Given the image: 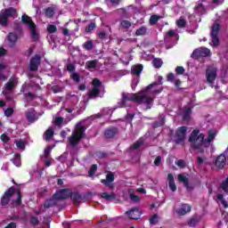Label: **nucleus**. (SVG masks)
Returning <instances> with one entry per match:
<instances>
[{
	"label": "nucleus",
	"mask_w": 228,
	"mask_h": 228,
	"mask_svg": "<svg viewBox=\"0 0 228 228\" xmlns=\"http://www.w3.org/2000/svg\"><path fill=\"white\" fill-rule=\"evenodd\" d=\"M216 134L215 132H208V136L205 138L204 134H200L199 129H194L189 136V142H191V148L192 151H196L197 154H204L206 149H209L211 142L215 140Z\"/></svg>",
	"instance_id": "1"
},
{
	"label": "nucleus",
	"mask_w": 228,
	"mask_h": 228,
	"mask_svg": "<svg viewBox=\"0 0 228 228\" xmlns=\"http://www.w3.org/2000/svg\"><path fill=\"white\" fill-rule=\"evenodd\" d=\"M15 193L17 194V199L12 200V197H13ZM10 200H12L11 204H12V206L22 205V192L20 191V190H17L15 186H12L4 191V195L1 197L0 200V206H8V204H10Z\"/></svg>",
	"instance_id": "2"
},
{
	"label": "nucleus",
	"mask_w": 228,
	"mask_h": 228,
	"mask_svg": "<svg viewBox=\"0 0 228 228\" xmlns=\"http://www.w3.org/2000/svg\"><path fill=\"white\" fill-rule=\"evenodd\" d=\"M86 131V127L80 123L77 124L75 131L72 133L71 136L69 137V142L71 147H76V145H77V143L83 140Z\"/></svg>",
	"instance_id": "3"
},
{
	"label": "nucleus",
	"mask_w": 228,
	"mask_h": 228,
	"mask_svg": "<svg viewBox=\"0 0 228 228\" xmlns=\"http://www.w3.org/2000/svg\"><path fill=\"white\" fill-rule=\"evenodd\" d=\"M17 17V9L9 7L2 10L0 12V26L6 28L8 26V19H15Z\"/></svg>",
	"instance_id": "4"
},
{
	"label": "nucleus",
	"mask_w": 228,
	"mask_h": 228,
	"mask_svg": "<svg viewBox=\"0 0 228 228\" xmlns=\"http://www.w3.org/2000/svg\"><path fill=\"white\" fill-rule=\"evenodd\" d=\"M188 134V126L178 127L174 134V142L176 145H183L184 147V142L186 140V134Z\"/></svg>",
	"instance_id": "5"
},
{
	"label": "nucleus",
	"mask_w": 228,
	"mask_h": 228,
	"mask_svg": "<svg viewBox=\"0 0 228 228\" xmlns=\"http://www.w3.org/2000/svg\"><path fill=\"white\" fill-rule=\"evenodd\" d=\"M136 104H144V106H146V110H151V108H152V105L154 104V98H152V96L149 94L138 93Z\"/></svg>",
	"instance_id": "6"
},
{
	"label": "nucleus",
	"mask_w": 228,
	"mask_h": 228,
	"mask_svg": "<svg viewBox=\"0 0 228 228\" xmlns=\"http://www.w3.org/2000/svg\"><path fill=\"white\" fill-rule=\"evenodd\" d=\"M208 56H211V50L205 46L196 48L191 54V58H192V60H199V58H208Z\"/></svg>",
	"instance_id": "7"
},
{
	"label": "nucleus",
	"mask_w": 228,
	"mask_h": 228,
	"mask_svg": "<svg viewBox=\"0 0 228 228\" xmlns=\"http://www.w3.org/2000/svg\"><path fill=\"white\" fill-rule=\"evenodd\" d=\"M220 32V25L215 22L212 26L210 32L212 47H218L220 45V37H218V33Z\"/></svg>",
	"instance_id": "8"
},
{
	"label": "nucleus",
	"mask_w": 228,
	"mask_h": 228,
	"mask_svg": "<svg viewBox=\"0 0 228 228\" xmlns=\"http://www.w3.org/2000/svg\"><path fill=\"white\" fill-rule=\"evenodd\" d=\"M40 63H42V56H40V54H36L30 59L29 70L37 72V70H38V67H40Z\"/></svg>",
	"instance_id": "9"
},
{
	"label": "nucleus",
	"mask_w": 228,
	"mask_h": 228,
	"mask_svg": "<svg viewBox=\"0 0 228 228\" xmlns=\"http://www.w3.org/2000/svg\"><path fill=\"white\" fill-rule=\"evenodd\" d=\"M53 199L57 200H66L70 199V189H61L53 194Z\"/></svg>",
	"instance_id": "10"
},
{
	"label": "nucleus",
	"mask_w": 228,
	"mask_h": 228,
	"mask_svg": "<svg viewBox=\"0 0 228 228\" xmlns=\"http://www.w3.org/2000/svg\"><path fill=\"white\" fill-rule=\"evenodd\" d=\"M138 99V93L137 94H129V93H123L121 98V104L122 106H126L127 101L131 102H136Z\"/></svg>",
	"instance_id": "11"
},
{
	"label": "nucleus",
	"mask_w": 228,
	"mask_h": 228,
	"mask_svg": "<svg viewBox=\"0 0 228 228\" xmlns=\"http://www.w3.org/2000/svg\"><path fill=\"white\" fill-rule=\"evenodd\" d=\"M113 181H115V175L113 172H109L106 175V179H102L101 183L102 184H104L107 188H110V190H113L115 187L113 186Z\"/></svg>",
	"instance_id": "12"
},
{
	"label": "nucleus",
	"mask_w": 228,
	"mask_h": 228,
	"mask_svg": "<svg viewBox=\"0 0 228 228\" xmlns=\"http://www.w3.org/2000/svg\"><path fill=\"white\" fill-rule=\"evenodd\" d=\"M206 78L208 85H213L216 79V68H208L206 70Z\"/></svg>",
	"instance_id": "13"
},
{
	"label": "nucleus",
	"mask_w": 228,
	"mask_h": 228,
	"mask_svg": "<svg viewBox=\"0 0 228 228\" xmlns=\"http://www.w3.org/2000/svg\"><path fill=\"white\" fill-rule=\"evenodd\" d=\"M215 165H216V168H219L220 170H222V168H224V167H225V165H227V157H225L224 154H221V155L217 156V158L215 161Z\"/></svg>",
	"instance_id": "14"
},
{
	"label": "nucleus",
	"mask_w": 228,
	"mask_h": 228,
	"mask_svg": "<svg viewBox=\"0 0 228 228\" xmlns=\"http://www.w3.org/2000/svg\"><path fill=\"white\" fill-rule=\"evenodd\" d=\"M17 40H19V35H17V33L10 32L7 35V41L9 42V47H11V49H13V47H15Z\"/></svg>",
	"instance_id": "15"
},
{
	"label": "nucleus",
	"mask_w": 228,
	"mask_h": 228,
	"mask_svg": "<svg viewBox=\"0 0 228 228\" xmlns=\"http://www.w3.org/2000/svg\"><path fill=\"white\" fill-rule=\"evenodd\" d=\"M118 133V128L117 126H110L104 131V135H105V138L111 139V138H115Z\"/></svg>",
	"instance_id": "16"
},
{
	"label": "nucleus",
	"mask_w": 228,
	"mask_h": 228,
	"mask_svg": "<svg viewBox=\"0 0 228 228\" xmlns=\"http://www.w3.org/2000/svg\"><path fill=\"white\" fill-rule=\"evenodd\" d=\"M69 199L72 200L73 204L77 206L81 204V193L79 191H69Z\"/></svg>",
	"instance_id": "17"
},
{
	"label": "nucleus",
	"mask_w": 228,
	"mask_h": 228,
	"mask_svg": "<svg viewBox=\"0 0 228 228\" xmlns=\"http://www.w3.org/2000/svg\"><path fill=\"white\" fill-rule=\"evenodd\" d=\"M126 215L131 220H138L142 214L140 213V209H138V208H134L129 211H126Z\"/></svg>",
	"instance_id": "18"
},
{
	"label": "nucleus",
	"mask_w": 228,
	"mask_h": 228,
	"mask_svg": "<svg viewBox=\"0 0 228 228\" xmlns=\"http://www.w3.org/2000/svg\"><path fill=\"white\" fill-rule=\"evenodd\" d=\"M190 211H191V206L189 204H182L180 208L175 210V213L180 216H184V215H186V213H190Z\"/></svg>",
	"instance_id": "19"
},
{
	"label": "nucleus",
	"mask_w": 228,
	"mask_h": 228,
	"mask_svg": "<svg viewBox=\"0 0 228 228\" xmlns=\"http://www.w3.org/2000/svg\"><path fill=\"white\" fill-rule=\"evenodd\" d=\"M54 206H58V200L54 198V195L51 197V199L47 200L45 204L44 208L45 209H49V208H54Z\"/></svg>",
	"instance_id": "20"
},
{
	"label": "nucleus",
	"mask_w": 228,
	"mask_h": 228,
	"mask_svg": "<svg viewBox=\"0 0 228 228\" xmlns=\"http://www.w3.org/2000/svg\"><path fill=\"white\" fill-rule=\"evenodd\" d=\"M168 186L171 191H177V185H175V181L174 180V175H167Z\"/></svg>",
	"instance_id": "21"
},
{
	"label": "nucleus",
	"mask_w": 228,
	"mask_h": 228,
	"mask_svg": "<svg viewBox=\"0 0 228 228\" xmlns=\"http://www.w3.org/2000/svg\"><path fill=\"white\" fill-rule=\"evenodd\" d=\"M21 21L23 22V24H26L27 26H28V28H31L37 25L35 24L33 20H31V17H29L28 14H23L21 16Z\"/></svg>",
	"instance_id": "22"
},
{
	"label": "nucleus",
	"mask_w": 228,
	"mask_h": 228,
	"mask_svg": "<svg viewBox=\"0 0 228 228\" xmlns=\"http://www.w3.org/2000/svg\"><path fill=\"white\" fill-rule=\"evenodd\" d=\"M30 29V37L33 40V42H38V39L40 38V35L38 34V32H37V25H32L31 28H29Z\"/></svg>",
	"instance_id": "23"
},
{
	"label": "nucleus",
	"mask_w": 228,
	"mask_h": 228,
	"mask_svg": "<svg viewBox=\"0 0 228 228\" xmlns=\"http://www.w3.org/2000/svg\"><path fill=\"white\" fill-rule=\"evenodd\" d=\"M151 126L153 129H158V127H163V126H165V117L159 116V120L154 121Z\"/></svg>",
	"instance_id": "24"
},
{
	"label": "nucleus",
	"mask_w": 228,
	"mask_h": 228,
	"mask_svg": "<svg viewBox=\"0 0 228 228\" xmlns=\"http://www.w3.org/2000/svg\"><path fill=\"white\" fill-rule=\"evenodd\" d=\"M192 108L185 107L183 113V120H190L191 118Z\"/></svg>",
	"instance_id": "25"
},
{
	"label": "nucleus",
	"mask_w": 228,
	"mask_h": 228,
	"mask_svg": "<svg viewBox=\"0 0 228 228\" xmlns=\"http://www.w3.org/2000/svg\"><path fill=\"white\" fill-rule=\"evenodd\" d=\"M142 70H143V66L142 64H137L132 67L131 72L134 76H140L142 74Z\"/></svg>",
	"instance_id": "26"
},
{
	"label": "nucleus",
	"mask_w": 228,
	"mask_h": 228,
	"mask_svg": "<svg viewBox=\"0 0 228 228\" xmlns=\"http://www.w3.org/2000/svg\"><path fill=\"white\" fill-rule=\"evenodd\" d=\"M54 136V129L53 127H49L45 132V140L46 142H50L51 138Z\"/></svg>",
	"instance_id": "27"
},
{
	"label": "nucleus",
	"mask_w": 228,
	"mask_h": 228,
	"mask_svg": "<svg viewBox=\"0 0 228 228\" xmlns=\"http://www.w3.org/2000/svg\"><path fill=\"white\" fill-rule=\"evenodd\" d=\"M178 181L180 183H183L185 188H188V186H190V180L188 179V177H186V175L183 174L178 175Z\"/></svg>",
	"instance_id": "28"
},
{
	"label": "nucleus",
	"mask_w": 228,
	"mask_h": 228,
	"mask_svg": "<svg viewBox=\"0 0 228 228\" xmlns=\"http://www.w3.org/2000/svg\"><path fill=\"white\" fill-rule=\"evenodd\" d=\"M219 188L224 191V193L228 195V176L219 184Z\"/></svg>",
	"instance_id": "29"
},
{
	"label": "nucleus",
	"mask_w": 228,
	"mask_h": 228,
	"mask_svg": "<svg viewBox=\"0 0 228 228\" xmlns=\"http://www.w3.org/2000/svg\"><path fill=\"white\" fill-rule=\"evenodd\" d=\"M26 117L28 122H35V120H37V112H35V110L28 111Z\"/></svg>",
	"instance_id": "30"
},
{
	"label": "nucleus",
	"mask_w": 228,
	"mask_h": 228,
	"mask_svg": "<svg viewBox=\"0 0 228 228\" xmlns=\"http://www.w3.org/2000/svg\"><path fill=\"white\" fill-rule=\"evenodd\" d=\"M102 199H105V200H115L117 199V194L112 192L111 194H108V192H102L101 194Z\"/></svg>",
	"instance_id": "31"
},
{
	"label": "nucleus",
	"mask_w": 228,
	"mask_h": 228,
	"mask_svg": "<svg viewBox=\"0 0 228 228\" xmlns=\"http://www.w3.org/2000/svg\"><path fill=\"white\" fill-rule=\"evenodd\" d=\"M54 13H55L54 7H47L45 10V17H47V19H53V17H54Z\"/></svg>",
	"instance_id": "32"
},
{
	"label": "nucleus",
	"mask_w": 228,
	"mask_h": 228,
	"mask_svg": "<svg viewBox=\"0 0 228 228\" xmlns=\"http://www.w3.org/2000/svg\"><path fill=\"white\" fill-rule=\"evenodd\" d=\"M11 161H12L13 165H15V167H20L22 165V162L20 160V154L16 153L13 157V159H11Z\"/></svg>",
	"instance_id": "33"
},
{
	"label": "nucleus",
	"mask_w": 228,
	"mask_h": 228,
	"mask_svg": "<svg viewBox=\"0 0 228 228\" xmlns=\"http://www.w3.org/2000/svg\"><path fill=\"white\" fill-rule=\"evenodd\" d=\"M86 68L87 70H91V69H97V60L86 61Z\"/></svg>",
	"instance_id": "34"
},
{
	"label": "nucleus",
	"mask_w": 228,
	"mask_h": 228,
	"mask_svg": "<svg viewBox=\"0 0 228 228\" xmlns=\"http://www.w3.org/2000/svg\"><path fill=\"white\" fill-rule=\"evenodd\" d=\"M195 12H197L198 13H201V15H204V13H206V7L204 6V4H198L195 7H194Z\"/></svg>",
	"instance_id": "35"
},
{
	"label": "nucleus",
	"mask_w": 228,
	"mask_h": 228,
	"mask_svg": "<svg viewBox=\"0 0 228 228\" xmlns=\"http://www.w3.org/2000/svg\"><path fill=\"white\" fill-rule=\"evenodd\" d=\"M99 94H101V90L97 87H93V89L89 93V99L94 97H99Z\"/></svg>",
	"instance_id": "36"
},
{
	"label": "nucleus",
	"mask_w": 228,
	"mask_h": 228,
	"mask_svg": "<svg viewBox=\"0 0 228 228\" xmlns=\"http://www.w3.org/2000/svg\"><path fill=\"white\" fill-rule=\"evenodd\" d=\"M136 37H143L144 35H147V27H141L135 31Z\"/></svg>",
	"instance_id": "37"
},
{
	"label": "nucleus",
	"mask_w": 228,
	"mask_h": 228,
	"mask_svg": "<svg viewBox=\"0 0 228 228\" xmlns=\"http://www.w3.org/2000/svg\"><path fill=\"white\" fill-rule=\"evenodd\" d=\"M152 65H153L154 69H161V67L163 65V61L159 58H155L152 61Z\"/></svg>",
	"instance_id": "38"
},
{
	"label": "nucleus",
	"mask_w": 228,
	"mask_h": 228,
	"mask_svg": "<svg viewBox=\"0 0 228 228\" xmlns=\"http://www.w3.org/2000/svg\"><path fill=\"white\" fill-rule=\"evenodd\" d=\"M120 26L123 29H129L133 24L127 20H123L120 21Z\"/></svg>",
	"instance_id": "39"
},
{
	"label": "nucleus",
	"mask_w": 228,
	"mask_h": 228,
	"mask_svg": "<svg viewBox=\"0 0 228 228\" xmlns=\"http://www.w3.org/2000/svg\"><path fill=\"white\" fill-rule=\"evenodd\" d=\"M159 19H161V16L159 15H151V18H150V24L151 26H154L156 24H158V20H159Z\"/></svg>",
	"instance_id": "40"
},
{
	"label": "nucleus",
	"mask_w": 228,
	"mask_h": 228,
	"mask_svg": "<svg viewBox=\"0 0 228 228\" xmlns=\"http://www.w3.org/2000/svg\"><path fill=\"white\" fill-rule=\"evenodd\" d=\"M15 88V80H10L5 84V90L7 92H12Z\"/></svg>",
	"instance_id": "41"
},
{
	"label": "nucleus",
	"mask_w": 228,
	"mask_h": 228,
	"mask_svg": "<svg viewBox=\"0 0 228 228\" xmlns=\"http://www.w3.org/2000/svg\"><path fill=\"white\" fill-rule=\"evenodd\" d=\"M14 31H16L17 33L16 35H18V37H21L23 33V28L20 23H17V22L14 23Z\"/></svg>",
	"instance_id": "42"
},
{
	"label": "nucleus",
	"mask_w": 228,
	"mask_h": 228,
	"mask_svg": "<svg viewBox=\"0 0 228 228\" xmlns=\"http://www.w3.org/2000/svg\"><path fill=\"white\" fill-rule=\"evenodd\" d=\"M83 47L86 51H92L94 49V42L92 40L86 41L83 44Z\"/></svg>",
	"instance_id": "43"
},
{
	"label": "nucleus",
	"mask_w": 228,
	"mask_h": 228,
	"mask_svg": "<svg viewBox=\"0 0 228 228\" xmlns=\"http://www.w3.org/2000/svg\"><path fill=\"white\" fill-rule=\"evenodd\" d=\"M95 172H97V164H94L91 166V167L88 171V176L94 177V175H95Z\"/></svg>",
	"instance_id": "44"
},
{
	"label": "nucleus",
	"mask_w": 228,
	"mask_h": 228,
	"mask_svg": "<svg viewBox=\"0 0 228 228\" xmlns=\"http://www.w3.org/2000/svg\"><path fill=\"white\" fill-rule=\"evenodd\" d=\"M96 26L97 25L95 24V22H91L89 25L86 27V33H92V31L95 29Z\"/></svg>",
	"instance_id": "45"
},
{
	"label": "nucleus",
	"mask_w": 228,
	"mask_h": 228,
	"mask_svg": "<svg viewBox=\"0 0 228 228\" xmlns=\"http://www.w3.org/2000/svg\"><path fill=\"white\" fill-rule=\"evenodd\" d=\"M47 31L50 33V35H53V33H56V31H58V28L56 25H48Z\"/></svg>",
	"instance_id": "46"
},
{
	"label": "nucleus",
	"mask_w": 228,
	"mask_h": 228,
	"mask_svg": "<svg viewBox=\"0 0 228 228\" xmlns=\"http://www.w3.org/2000/svg\"><path fill=\"white\" fill-rule=\"evenodd\" d=\"M93 86L94 88H101V86H102V82H101V80L99 78H94L93 80Z\"/></svg>",
	"instance_id": "47"
},
{
	"label": "nucleus",
	"mask_w": 228,
	"mask_h": 228,
	"mask_svg": "<svg viewBox=\"0 0 228 228\" xmlns=\"http://www.w3.org/2000/svg\"><path fill=\"white\" fill-rule=\"evenodd\" d=\"M176 26L178 28H186V20L184 19H179L176 20Z\"/></svg>",
	"instance_id": "48"
},
{
	"label": "nucleus",
	"mask_w": 228,
	"mask_h": 228,
	"mask_svg": "<svg viewBox=\"0 0 228 228\" xmlns=\"http://www.w3.org/2000/svg\"><path fill=\"white\" fill-rule=\"evenodd\" d=\"M199 222V218L197 217H192L189 220L188 222V225H190V227H195L197 225V223Z\"/></svg>",
	"instance_id": "49"
},
{
	"label": "nucleus",
	"mask_w": 228,
	"mask_h": 228,
	"mask_svg": "<svg viewBox=\"0 0 228 228\" xmlns=\"http://www.w3.org/2000/svg\"><path fill=\"white\" fill-rule=\"evenodd\" d=\"M175 70L178 76H183L185 72L184 67L183 66H177Z\"/></svg>",
	"instance_id": "50"
},
{
	"label": "nucleus",
	"mask_w": 228,
	"mask_h": 228,
	"mask_svg": "<svg viewBox=\"0 0 228 228\" xmlns=\"http://www.w3.org/2000/svg\"><path fill=\"white\" fill-rule=\"evenodd\" d=\"M175 35V31L174 30H169L166 33L165 37H164V40H168V38H172V37H174Z\"/></svg>",
	"instance_id": "51"
},
{
	"label": "nucleus",
	"mask_w": 228,
	"mask_h": 228,
	"mask_svg": "<svg viewBox=\"0 0 228 228\" xmlns=\"http://www.w3.org/2000/svg\"><path fill=\"white\" fill-rule=\"evenodd\" d=\"M70 77H71V79H73L75 81V83H79V81H80V77H79L78 73L73 72L70 75Z\"/></svg>",
	"instance_id": "52"
},
{
	"label": "nucleus",
	"mask_w": 228,
	"mask_h": 228,
	"mask_svg": "<svg viewBox=\"0 0 228 228\" xmlns=\"http://www.w3.org/2000/svg\"><path fill=\"white\" fill-rule=\"evenodd\" d=\"M13 115V109L12 108H7L5 110H4V116L7 117V118H10Z\"/></svg>",
	"instance_id": "53"
},
{
	"label": "nucleus",
	"mask_w": 228,
	"mask_h": 228,
	"mask_svg": "<svg viewBox=\"0 0 228 228\" xmlns=\"http://www.w3.org/2000/svg\"><path fill=\"white\" fill-rule=\"evenodd\" d=\"M0 139L4 142V143H8L10 142V136L6 134H2Z\"/></svg>",
	"instance_id": "54"
},
{
	"label": "nucleus",
	"mask_w": 228,
	"mask_h": 228,
	"mask_svg": "<svg viewBox=\"0 0 228 228\" xmlns=\"http://www.w3.org/2000/svg\"><path fill=\"white\" fill-rule=\"evenodd\" d=\"M130 199L133 202H140L142 200L140 196L134 194H130Z\"/></svg>",
	"instance_id": "55"
},
{
	"label": "nucleus",
	"mask_w": 228,
	"mask_h": 228,
	"mask_svg": "<svg viewBox=\"0 0 228 228\" xmlns=\"http://www.w3.org/2000/svg\"><path fill=\"white\" fill-rule=\"evenodd\" d=\"M30 224H31L32 225L37 226V225H38V224H40V221L38 220V217H37V216H32V217L30 218Z\"/></svg>",
	"instance_id": "56"
},
{
	"label": "nucleus",
	"mask_w": 228,
	"mask_h": 228,
	"mask_svg": "<svg viewBox=\"0 0 228 228\" xmlns=\"http://www.w3.org/2000/svg\"><path fill=\"white\" fill-rule=\"evenodd\" d=\"M150 224L152 225L158 224V214H154L151 218H150Z\"/></svg>",
	"instance_id": "57"
},
{
	"label": "nucleus",
	"mask_w": 228,
	"mask_h": 228,
	"mask_svg": "<svg viewBox=\"0 0 228 228\" xmlns=\"http://www.w3.org/2000/svg\"><path fill=\"white\" fill-rule=\"evenodd\" d=\"M67 71L68 72H72V74H74V72L76 71V66L72 63H69L67 65Z\"/></svg>",
	"instance_id": "58"
},
{
	"label": "nucleus",
	"mask_w": 228,
	"mask_h": 228,
	"mask_svg": "<svg viewBox=\"0 0 228 228\" xmlns=\"http://www.w3.org/2000/svg\"><path fill=\"white\" fill-rule=\"evenodd\" d=\"M16 146L18 147V149H21L22 151L26 149V144L22 141L16 142Z\"/></svg>",
	"instance_id": "59"
},
{
	"label": "nucleus",
	"mask_w": 228,
	"mask_h": 228,
	"mask_svg": "<svg viewBox=\"0 0 228 228\" xmlns=\"http://www.w3.org/2000/svg\"><path fill=\"white\" fill-rule=\"evenodd\" d=\"M98 38H100V40H106L108 38V34H106L104 31H102L98 34Z\"/></svg>",
	"instance_id": "60"
},
{
	"label": "nucleus",
	"mask_w": 228,
	"mask_h": 228,
	"mask_svg": "<svg viewBox=\"0 0 228 228\" xmlns=\"http://www.w3.org/2000/svg\"><path fill=\"white\" fill-rule=\"evenodd\" d=\"M176 165L180 168H184L186 167V162H184V160H183V159H179L176 161Z\"/></svg>",
	"instance_id": "61"
},
{
	"label": "nucleus",
	"mask_w": 228,
	"mask_h": 228,
	"mask_svg": "<svg viewBox=\"0 0 228 228\" xmlns=\"http://www.w3.org/2000/svg\"><path fill=\"white\" fill-rule=\"evenodd\" d=\"M174 79H175V75H174V73H169L167 76V81H168L169 83H173Z\"/></svg>",
	"instance_id": "62"
},
{
	"label": "nucleus",
	"mask_w": 228,
	"mask_h": 228,
	"mask_svg": "<svg viewBox=\"0 0 228 228\" xmlns=\"http://www.w3.org/2000/svg\"><path fill=\"white\" fill-rule=\"evenodd\" d=\"M153 163L155 167H159L161 165V156H157Z\"/></svg>",
	"instance_id": "63"
},
{
	"label": "nucleus",
	"mask_w": 228,
	"mask_h": 228,
	"mask_svg": "<svg viewBox=\"0 0 228 228\" xmlns=\"http://www.w3.org/2000/svg\"><path fill=\"white\" fill-rule=\"evenodd\" d=\"M63 124V118L58 117L55 118V126H61Z\"/></svg>",
	"instance_id": "64"
}]
</instances>
